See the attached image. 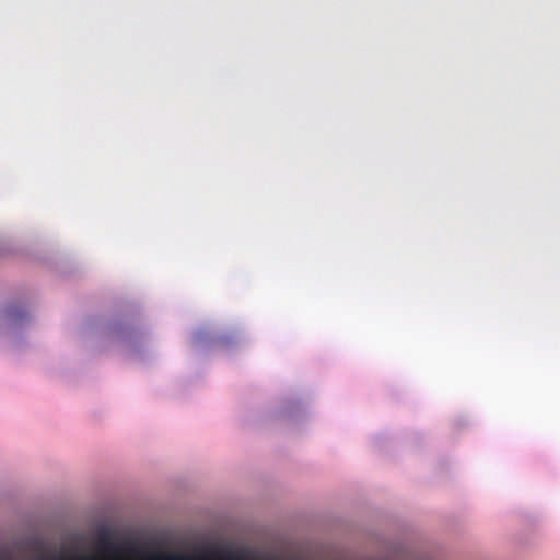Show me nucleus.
<instances>
[{
	"label": "nucleus",
	"instance_id": "nucleus-1",
	"mask_svg": "<svg viewBox=\"0 0 560 560\" xmlns=\"http://www.w3.org/2000/svg\"><path fill=\"white\" fill-rule=\"evenodd\" d=\"M96 553L103 560H126L131 553L132 560H140V538L135 537L131 544L114 541L109 532L100 535Z\"/></svg>",
	"mask_w": 560,
	"mask_h": 560
},
{
	"label": "nucleus",
	"instance_id": "nucleus-2",
	"mask_svg": "<svg viewBox=\"0 0 560 560\" xmlns=\"http://www.w3.org/2000/svg\"><path fill=\"white\" fill-rule=\"evenodd\" d=\"M156 560H188V558L178 551H161L156 553Z\"/></svg>",
	"mask_w": 560,
	"mask_h": 560
},
{
	"label": "nucleus",
	"instance_id": "nucleus-3",
	"mask_svg": "<svg viewBox=\"0 0 560 560\" xmlns=\"http://www.w3.org/2000/svg\"><path fill=\"white\" fill-rule=\"evenodd\" d=\"M142 560H145L144 542L142 541Z\"/></svg>",
	"mask_w": 560,
	"mask_h": 560
}]
</instances>
